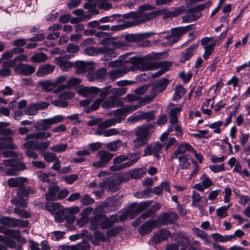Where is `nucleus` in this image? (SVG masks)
I'll list each match as a JSON object with an SVG mask.
<instances>
[{
  "mask_svg": "<svg viewBox=\"0 0 250 250\" xmlns=\"http://www.w3.org/2000/svg\"><path fill=\"white\" fill-rule=\"evenodd\" d=\"M153 59L154 57L149 54L143 57H132L129 59H125L124 62L129 64L132 71L137 69L146 71L155 68V63L152 62Z\"/></svg>",
  "mask_w": 250,
  "mask_h": 250,
  "instance_id": "nucleus-1",
  "label": "nucleus"
},
{
  "mask_svg": "<svg viewBox=\"0 0 250 250\" xmlns=\"http://www.w3.org/2000/svg\"><path fill=\"white\" fill-rule=\"evenodd\" d=\"M154 125L152 124L137 127L134 132L136 137L133 141L134 147L137 149L146 145L149 140V135L154 132Z\"/></svg>",
  "mask_w": 250,
  "mask_h": 250,
  "instance_id": "nucleus-2",
  "label": "nucleus"
},
{
  "mask_svg": "<svg viewBox=\"0 0 250 250\" xmlns=\"http://www.w3.org/2000/svg\"><path fill=\"white\" fill-rule=\"evenodd\" d=\"M139 158L136 154L117 156L113 159V165L109 167V169L114 172L129 167L136 163Z\"/></svg>",
  "mask_w": 250,
  "mask_h": 250,
  "instance_id": "nucleus-3",
  "label": "nucleus"
},
{
  "mask_svg": "<svg viewBox=\"0 0 250 250\" xmlns=\"http://www.w3.org/2000/svg\"><path fill=\"white\" fill-rule=\"evenodd\" d=\"M63 119V117L59 115L51 118L42 119L36 123L35 128L37 130L45 131L49 129L53 125L62 122Z\"/></svg>",
  "mask_w": 250,
  "mask_h": 250,
  "instance_id": "nucleus-4",
  "label": "nucleus"
},
{
  "mask_svg": "<svg viewBox=\"0 0 250 250\" xmlns=\"http://www.w3.org/2000/svg\"><path fill=\"white\" fill-rule=\"evenodd\" d=\"M0 224L10 227H26L29 223L26 220L4 216L0 218Z\"/></svg>",
  "mask_w": 250,
  "mask_h": 250,
  "instance_id": "nucleus-5",
  "label": "nucleus"
},
{
  "mask_svg": "<svg viewBox=\"0 0 250 250\" xmlns=\"http://www.w3.org/2000/svg\"><path fill=\"white\" fill-rule=\"evenodd\" d=\"M97 156L99 157L100 160L94 162L92 166L94 167L100 168L106 166L109 161L111 160L114 154L106 150H100L97 153Z\"/></svg>",
  "mask_w": 250,
  "mask_h": 250,
  "instance_id": "nucleus-6",
  "label": "nucleus"
},
{
  "mask_svg": "<svg viewBox=\"0 0 250 250\" xmlns=\"http://www.w3.org/2000/svg\"><path fill=\"white\" fill-rule=\"evenodd\" d=\"M164 144H161L157 142L153 146L151 145H148L144 150V156H149L153 155L158 160L160 159V154L162 152V147Z\"/></svg>",
  "mask_w": 250,
  "mask_h": 250,
  "instance_id": "nucleus-7",
  "label": "nucleus"
},
{
  "mask_svg": "<svg viewBox=\"0 0 250 250\" xmlns=\"http://www.w3.org/2000/svg\"><path fill=\"white\" fill-rule=\"evenodd\" d=\"M50 145V141H39L38 140L27 141L23 145L24 148L32 147L34 149L38 151L40 154L45 152V150L48 148Z\"/></svg>",
  "mask_w": 250,
  "mask_h": 250,
  "instance_id": "nucleus-8",
  "label": "nucleus"
},
{
  "mask_svg": "<svg viewBox=\"0 0 250 250\" xmlns=\"http://www.w3.org/2000/svg\"><path fill=\"white\" fill-rule=\"evenodd\" d=\"M35 67L26 63H19L14 67V71L23 76H29L35 71Z\"/></svg>",
  "mask_w": 250,
  "mask_h": 250,
  "instance_id": "nucleus-9",
  "label": "nucleus"
},
{
  "mask_svg": "<svg viewBox=\"0 0 250 250\" xmlns=\"http://www.w3.org/2000/svg\"><path fill=\"white\" fill-rule=\"evenodd\" d=\"M192 26V24H190L185 26L174 28L171 29V34L167 35L165 38L169 40L172 37H176L180 40L184 34L190 30Z\"/></svg>",
  "mask_w": 250,
  "mask_h": 250,
  "instance_id": "nucleus-10",
  "label": "nucleus"
},
{
  "mask_svg": "<svg viewBox=\"0 0 250 250\" xmlns=\"http://www.w3.org/2000/svg\"><path fill=\"white\" fill-rule=\"evenodd\" d=\"M186 7L185 6H181L176 7L173 11H168L167 9H163L161 10H158V15H164V19L171 18L176 17L181 14L185 12Z\"/></svg>",
  "mask_w": 250,
  "mask_h": 250,
  "instance_id": "nucleus-11",
  "label": "nucleus"
},
{
  "mask_svg": "<svg viewBox=\"0 0 250 250\" xmlns=\"http://www.w3.org/2000/svg\"><path fill=\"white\" fill-rule=\"evenodd\" d=\"M177 218L176 213L172 211L162 213L158 218L159 222L164 226L174 223Z\"/></svg>",
  "mask_w": 250,
  "mask_h": 250,
  "instance_id": "nucleus-12",
  "label": "nucleus"
},
{
  "mask_svg": "<svg viewBox=\"0 0 250 250\" xmlns=\"http://www.w3.org/2000/svg\"><path fill=\"white\" fill-rule=\"evenodd\" d=\"M157 226L155 219H150L144 223L139 228L138 232L142 235H145L150 233L154 227Z\"/></svg>",
  "mask_w": 250,
  "mask_h": 250,
  "instance_id": "nucleus-13",
  "label": "nucleus"
},
{
  "mask_svg": "<svg viewBox=\"0 0 250 250\" xmlns=\"http://www.w3.org/2000/svg\"><path fill=\"white\" fill-rule=\"evenodd\" d=\"M106 69L102 68L97 70L89 72L87 74V77L89 81L93 82L104 79L106 76Z\"/></svg>",
  "mask_w": 250,
  "mask_h": 250,
  "instance_id": "nucleus-14",
  "label": "nucleus"
},
{
  "mask_svg": "<svg viewBox=\"0 0 250 250\" xmlns=\"http://www.w3.org/2000/svg\"><path fill=\"white\" fill-rule=\"evenodd\" d=\"M99 89L96 87H83L79 89V93L88 99L92 100L99 93Z\"/></svg>",
  "mask_w": 250,
  "mask_h": 250,
  "instance_id": "nucleus-15",
  "label": "nucleus"
},
{
  "mask_svg": "<svg viewBox=\"0 0 250 250\" xmlns=\"http://www.w3.org/2000/svg\"><path fill=\"white\" fill-rule=\"evenodd\" d=\"M125 60L123 61V62ZM125 65L120 68H116L111 71L109 73V76L112 79H116V78L123 76L124 74H126L127 72L131 71L130 68L129 64L125 63Z\"/></svg>",
  "mask_w": 250,
  "mask_h": 250,
  "instance_id": "nucleus-16",
  "label": "nucleus"
},
{
  "mask_svg": "<svg viewBox=\"0 0 250 250\" xmlns=\"http://www.w3.org/2000/svg\"><path fill=\"white\" fill-rule=\"evenodd\" d=\"M54 65L45 63L41 65L36 72V75L39 77H42L52 73L55 69Z\"/></svg>",
  "mask_w": 250,
  "mask_h": 250,
  "instance_id": "nucleus-17",
  "label": "nucleus"
},
{
  "mask_svg": "<svg viewBox=\"0 0 250 250\" xmlns=\"http://www.w3.org/2000/svg\"><path fill=\"white\" fill-rule=\"evenodd\" d=\"M158 15V11H153L148 13H146V11H138V23L150 20Z\"/></svg>",
  "mask_w": 250,
  "mask_h": 250,
  "instance_id": "nucleus-18",
  "label": "nucleus"
},
{
  "mask_svg": "<svg viewBox=\"0 0 250 250\" xmlns=\"http://www.w3.org/2000/svg\"><path fill=\"white\" fill-rule=\"evenodd\" d=\"M169 81L166 78H163L152 84L151 90L157 95L159 92H162L167 87Z\"/></svg>",
  "mask_w": 250,
  "mask_h": 250,
  "instance_id": "nucleus-19",
  "label": "nucleus"
},
{
  "mask_svg": "<svg viewBox=\"0 0 250 250\" xmlns=\"http://www.w3.org/2000/svg\"><path fill=\"white\" fill-rule=\"evenodd\" d=\"M170 235V233L168 230L160 229L154 234L151 240L154 243H159L168 238Z\"/></svg>",
  "mask_w": 250,
  "mask_h": 250,
  "instance_id": "nucleus-20",
  "label": "nucleus"
},
{
  "mask_svg": "<svg viewBox=\"0 0 250 250\" xmlns=\"http://www.w3.org/2000/svg\"><path fill=\"white\" fill-rule=\"evenodd\" d=\"M187 151L194 152L195 149L188 143H184L180 145L177 149L174 151L173 155L171 157L188 155V154H185Z\"/></svg>",
  "mask_w": 250,
  "mask_h": 250,
  "instance_id": "nucleus-21",
  "label": "nucleus"
},
{
  "mask_svg": "<svg viewBox=\"0 0 250 250\" xmlns=\"http://www.w3.org/2000/svg\"><path fill=\"white\" fill-rule=\"evenodd\" d=\"M74 63V67L76 68L75 73L82 74L92 68V64L89 62L83 61H77Z\"/></svg>",
  "mask_w": 250,
  "mask_h": 250,
  "instance_id": "nucleus-22",
  "label": "nucleus"
},
{
  "mask_svg": "<svg viewBox=\"0 0 250 250\" xmlns=\"http://www.w3.org/2000/svg\"><path fill=\"white\" fill-rule=\"evenodd\" d=\"M51 135L52 134L49 132L41 131L27 134L24 140H28L29 139H36V140H43L50 137Z\"/></svg>",
  "mask_w": 250,
  "mask_h": 250,
  "instance_id": "nucleus-23",
  "label": "nucleus"
},
{
  "mask_svg": "<svg viewBox=\"0 0 250 250\" xmlns=\"http://www.w3.org/2000/svg\"><path fill=\"white\" fill-rule=\"evenodd\" d=\"M59 190V187L53 181L52 185L49 186L48 191L45 194V197L47 201H53L57 199L56 194Z\"/></svg>",
  "mask_w": 250,
  "mask_h": 250,
  "instance_id": "nucleus-24",
  "label": "nucleus"
},
{
  "mask_svg": "<svg viewBox=\"0 0 250 250\" xmlns=\"http://www.w3.org/2000/svg\"><path fill=\"white\" fill-rule=\"evenodd\" d=\"M12 140V138L8 136L0 137V150L6 148L15 149L16 146Z\"/></svg>",
  "mask_w": 250,
  "mask_h": 250,
  "instance_id": "nucleus-25",
  "label": "nucleus"
},
{
  "mask_svg": "<svg viewBox=\"0 0 250 250\" xmlns=\"http://www.w3.org/2000/svg\"><path fill=\"white\" fill-rule=\"evenodd\" d=\"M27 180L26 178L22 177L11 178L7 181V185L11 188L22 187Z\"/></svg>",
  "mask_w": 250,
  "mask_h": 250,
  "instance_id": "nucleus-26",
  "label": "nucleus"
},
{
  "mask_svg": "<svg viewBox=\"0 0 250 250\" xmlns=\"http://www.w3.org/2000/svg\"><path fill=\"white\" fill-rule=\"evenodd\" d=\"M118 221L117 214L111 215L109 218H106L102 222L100 228L102 229H108L112 227L116 222Z\"/></svg>",
  "mask_w": 250,
  "mask_h": 250,
  "instance_id": "nucleus-27",
  "label": "nucleus"
},
{
  "mask_svg": "<svg viewBox=\"0 0 250 250\" xmlns=\"http://www.w3.org/2000/svg\"><path fill=\"white\" fill-rule=\"evenodd\" d=\"M13 65L10 60H7L1 64V68L0 69V76L2 77H5L10 75L12 71L10 68L13 67Z\"/></svg>",
  "mask_w": 250,
  "mask_h": 250,
  "instance_id": "nucleus-28",
  "label": "nucleus"
},
{
  "mask_svg": "<svg viewBox=\"0 0 250 250\" xmlns=\"http://www.w3.org/2000/svg\"><path fill=\"white\" fill-rule=\"evenodd\" d=\"M56 63L59 65L61 70L63 71H67L74 66V63L72 62L65 61L62 57L56 58L55 59Z\"/></svg>",
  "mask_w": 250,
  "mask_h": 250,
  "instance_id": "nucleus-29",
  "label": "nucleus"
},
{
  "mask_svg": "<svg viewBox=\"0 0 250 250\" xmlns=\"http://www.w3.org/2000/svg\"><path fill=\"white\" fill-rule=\"evenodd\" d=\"M198 47V44H193L187 49L186 51L182 53V58L180 62H185L188 60L191 56L194 54L195 50Z\"/></svg>",
  "mask_w": 250,
  "mask_h": 250,
  "instance_id": "nucleus-30",
  "label": "nucleus"
},
{
  "mask_svg": "<svg viewBox=\"0 0 250 250\" xmlns=\"http://www.w3.org/2000/svg\"><path fill=\"white\" fill-rule=\"evenodd\" d=\"M67 215V223L72 224L75 221L76 217L74 214L79 212L80 208L79 207L74 206L70 208H65Z\"/></svg>",
  "mask_w": 250,
  "mask_h": 250,
  "instance_id": "nucleus-31",
  "label": "nucleus"
},
{
  "mask_svg": "<svg viewBox=\"0 0 250 250\" xmlns=\"http://www.w3.org/2000/svg\"><path fill=\"white\" fill-rule=\"evenodd\" d=\"M25 168L26 167L24 163H19L18 165L7 168L5 171V173L8 176L16 175L20 171Z\"/></svg>",
  "mask_w": 250,
  "mask_h": 250,
  "instance_id": "nucleus-32",
  "label": "nucleus"
},
{
  "mask_svg": "<svg viewBox=\"0 0 250 250\" xmlns=\"http://www.w3.org/2000/svg\"><path fill=\"white\" fill-rule=\"evenodd\" d=\"M106 207L110 208L113 210L115 211L119 208L121 202L120 199L113 196L106 200Z\"/></svg>",
  "mask_w": 250,
  "mask_h": 250,
  "instance_id": "nucleus-33",
  "label": "nucleus"
},
{
  "mask_svg": "<svg viewBox=\"0 0 250 250\" xmlns=\"http://www.w3.org/2000/svg\"><path fill=\"white\" fill-rule=\"evenodd\" d=\"M178 159L179 161V166L182 169L188 168L190 165L189 155H181V156L171 157V160L173 159Z\"/></svg>",
  "mask_w": 250,
  "mask_h": 250,
  "instance_id": "nucleus-34",
  "label": "nucleus"
},
{
  "mask_svg": "<svg viewBox=\"0 0 250 250\" xmlns=\"http://www.w3.org/2000/svg\"><path fill=\"white\" fill-rule=\"evenodd\" d=\"M38 84L45 91H50L56 86V83L50 80L40 81Z\"/></svg>",
  "mask_w": 250,
  "mask_h": 250,
  "instance_id": "nucleus-35",
  "label": "nucleus"
},
{
  "mask_svg": "<svg viewBox=\"0 0 250 250\" xmlns=\"http://www.w3.org/2000/svg\"><path fill=\"white\" fill-rule=\"evenodd\" d=\"M146 172V167H141L130 170L128 174L132 179H139L141 178Z\"/></svg>",
  "mask_w": 250,
  "mask_h": 250,
  "instance_id": "nucleus-36",
  "label": "nucleus"
},
{
  "mask_svg": "<svg viewBox=\"0 0 250 250\" xmlns=\"http://www.w3.org/2000/svg\"><path fill=\"white\" fill-rule=\"evenodd\" d=\"M54 218L58 222H62L65 220L67 222V215L65 209L60 208L54 214Z\"/></svg>",
  "mask_w": 250,
  "mask_h": 250,
  "instance_id": "nucleus-37",
  "label": "nucleus"
},
{
  "mask_svg": "<svg viewBox=\"0 0 250 250\" xmlns=\"http://www.w3.org/2000/svg\"><path fill=\"white\" fill-rule=\"evenodd\" d=\"M88 9V10L86 13L81 9H76L73 11V13L74 15L79 17H83V15L90 16L91 18H92V15H97L99 13L98 10L95 8H90Z\"/></svg>",
  "mask_w": 250,
  "mask_h": 250,
  "instance_id": "nucleus-38",
  "label": "nucleus"
},
{
  "mask_svg": "<svg viewBox=\"0 0 250 250\" xmlns=\"http://www.w3.org/2000/svg\"><path fill=\"white\" fill-rule=\"evenodd\" d=\"M163 189H165L166 191L169 192L170 188L168 181H166L162 182L159 186L154 188L153 192L157 195H160L162 192Z\"/></svg>",
  "mask_w": 250,
  "mask_h": 250,
  "instance_id": "nucleus-39",
  "label": "nucleus"
},
{
  "mask_svg": "<svg viewBox=\"0 0 250 250\" xmlns=\"http://www.w3.org/2000/svg\"><path fill=\"white\" fill-rule=\"evenodd\" d=\"M193 234L194 235L203 239L205 243H208L209 242V237L208 234L203 230L199 229L198 228L194 227L192 229Z\"/></svg>",
  "mask_w": 250,
  "mask_h": 250,
  "instance_id": "nucleus-40",
  "label": "nucleus"
},
{
  "mask_svg": "<svg viewBox=\"0 0 250 250\" xmlns=\"http://www.w3.org/2000/svg\"><path fill=\"white\" fill-rule=\"evenodd\" d=\"M154 216V214L149 210V209H148L146 211H145L144 213H143L138 218H137L133 222L132 224L133 226H137V225L142 223L148 218L150 217H153Z\"/></svg>",
  "mask_w": 250,
  "mask_h": 250,
  "instance_id": "nucleus-41",
  "label": "nucleus"
},
{
  "mask_svg": "<svg viewBox=\"0 0 250 250\" xmlns=\"http://www.w3.org/2000/svg\"><path fill=\"white\" fill-rule=\"evenodd\" d=\"M99 50L101 51V54H104L105 57H107L110 59L116 57V53L115 52L114 49L109 46L101 47Z\"/></svg>",
  "mask_w": 250,
  "mask_h": 250,
  "instance_id": "nucleus-42",
  "label": "nucleus"
},
{
  "mask_svg": "<svg viewBox=\"0 0 250 250\" xmlns=\"http://www.w3.org/2000/svg\"><path fill=\"white\" fill-rule=\"evenodd\" d=\"M152 203V201H146L141 202L139 204L136 205L134 211L136 213H139L150 207Z\"/></svg>",
  "mask_w": 250,
  "mask_h": 250,
  "instance_id": "nucleus-43",
  "label": "nucleus"
},
{
  "mask_svg": "<svg viewBox=\"0 0 250 250\" xmlns=\"http://www.w3.org/2000/svg\"><path fill=\"white\" fill-rule=\"evenodd\" d=\"M152 203V201H146L141 202L139 204L136 205L134 211L136 213H139L150 207Z\"/></svg>",
  "mask_w": 250,
  "mask_h": 250,
  "instance_id": "nucleus-44",
  "label": "nucleus"
},
{
  "mask_svg": "<svg viewBox=\"0 0 250 250\" xmlns=\"http://www.w3.org/2000/svg\"><path fill=\"white\" fill-rule=\"evenodd\" d=\"M120 180L117 179H113L112 180H108V189L112 192L117 191L119 188L120 185Z\"/></svg>",
  "mask_w": 250,
  "mask_h": 250,
  "instance_id": "nucleus-45",
  "label": "nucleus"
},
{
  "mask_svg": "<svg viewBox=\"0 0 250 250\" xmlns=\"http://www.w3.org/2000/svg\"><path fill=\"white\" fill-rule=\"evenodd\" d=\"M81 83V81L80 79L76 78H71L66 84L61 85L59 88L60 90H62L68 87L77 85Z\"/></svg>",
  "mask_w": 250,
  "mask_h": 250,
  "instance_id": "nucleus-46",
  "label": "nucleus"
},
{
  "mask_svg": "<svg viewBox=\"0 0 250 250\" xmlns=\"http://www.w3.org/2000/svg\"><path fill=\"white\" fill-rule=\"evenodd\" d=\"M136 25V22L134 21H127L125 22L122 25H116L111 26V30L112 31H119L128 27Z\"/></svg>",
  "mask_w": 250,
  "mask_h": 250,
  "instance_id": "nucleus-47",
  "label": "nucleus"
},
{
  "mask_svg": "<svg viewBox=\"0 0 250 250\" xmlns=\"http://www.w3.org/2000/svg\"><path fill=\"white\" fill-rule=\"evenodd\" d=\"M50 201H47L45 207L48 211L51 212L53 214L61 208V206L58 203H53Z\"/></svg>",
  "mask_w": 250,
  "mask_h": 250,
  "instance_id": "nucleus-48",
  "label": "nucleus"
},
{
  "mask_svg": "<svg viewBox=\"0 0 250 250\" xmlns=\"http://www.w3.org/2000/svg\"><path fill=\"white\" fill-rule=\"evenodd\" d=\"M121 144L122 141L120 140H116L107 143L106 147L109 151H115L121 146Z\"/></svg>",
  "mask_w": 250,
  "mask_h": 250,
  "instance_id": "nucleus-49",
  "label": "nucleus"
},
{
  "mask_svg": "<svg viewBox=\"0 0 250 250\" xmlns=\"http://www.w3.org/2000/svg\"><path fill=\"white\" fill-rule=\"evenodd\" d=\"M47 59L46 54L40 52L36 53L33 55L31 58V61L35 63H40L45 61Z\"/></svg>",
  "mask_w": 250,
  "mask_h": 250,
  "instance_id": "nucleus-50",
  "label": "nucleus"
},
{
  "mask_svg": "<svg viewBox=\"0 0 250 250\" xmlns=\"http://www.w3.org/2000/svg\"><path fill=\"white\" fill-rule=\"evenodd\" d=\"M186 89L182 85H178L175 87L174 96L173 99L178 101L186 93Z\"/></svg>",
  "mask_w": 250,
  "mask_h": 250,
  "instance_id": "nucleus-51",
  "label": "nucleus"
},
{
  "mask_svg": "<svg viewBox=\"0 0 250 250\" xmlns=\"http://www.w3.org/2000/svg\"><path fill=\"white\" fill-rule=\"evenodd\" d=\"M41 155L43 157L44 161L47 163L53 162L58 159L56 155L53 152L45 151L41 153Z\"/></svg>",
  "mask_w": 250,
  "mask_h": 250,
  "instance_id": "nucleus-52",
  "label": "nucleus"
},
{
  "mask_svg": "<svg viewBox=\"0 0 250 250\" xmlns=\"http://www.w3.org/2000/svg\"><path fill=\"white\" fill-rule=\"evenodd\" d=\"M233 171L234 172L239 173L242 176L249 177L250 175L249 171L246 168L242 169V165L239 162H238L235 165Z\"/></svg>",
  "mask_w": 250,
  "mask_h": 250,
  "instance_id": "nucleus-53",
  "label": "nucleus"
},
{
  "mask_svg": "<svg viewBox=\"0 0 250 250\" xmlns=\"http://www.w3.org/2000/svg\"><path fill=\"white\" fill-rule=\"evenodd\" d=\"M5 235L10 236L19 241H22L20 231L18 229H7Z\"/></svg>",
  "mask_w": 250,
  "mask_h": 250,
  "instance_id": "nucleus-54",
  "label": "nucleus"
},
{
  "mask_svg": "<svg viewBox=\"0 0 250 250\" xmlns=\"http://www.w3.org/2000/svg\"><path fill=\"white\" fill-rule=\"evenodd\" d=\"M143 38L141 34H127L125 36V40L128 42H137L141 41Z\"/></svg>",
  "mask_w": 250,
  "mask_h": 250,
  "instance_id": "nucleus-55",
  "label": "nucleus"
},
{
  "mask_svg": "<svg viewBox=\"0 0 250 250\" xmlns=\"http://www.w3.org/2000/svg\"><path fill=\"white\" fill-rule=\"evenodd\" d=\"M68 147L67 144H61L53 145L50 147V150L55 153H61L66 150Z\"/></svg>",
  "mask_w": 250,
  "mask_h": 250,
  "instance_id": "nucleus-56",
  "label": "nucleus"
},
{
  "mask_svg": "<svg viewBox=\"0 0 250 250\" xmlns=\"http://www.w3.org/2000/svg\"><path fill=\"white\" fill-rule=\"evenodd\" d=\"M102 102L103 100L102 99L98 98L96 99L94 101L90 107L84 108V111L86 113H90L91 111L97 110Z\"/></svg>",
  "mask_w": 250,
  "mask_h": 250,
  "instance_id": "nucleus-57",
  "label": "nucleus"
},
{
  "mask_svg": "<svg viewBox=\"0 0 250 250\" xmlns=\"http://www.w3.org/2000/svg\"><path fill=\"white\" fill-rule=\"evenodd\" d=\"M180 250H201V244L199 241L195 240L191 244L183 246Z\"/></svg>",
  "mask_w": 250,
  "mask_h": 250,
  "instance_id": "nucleus-58",
  "label": "nucleus"
},
{
  "mask_svg": "<svg viewBox=\"0 0 250 250\" xmlns=\"http://www.w3.org/2000/svg\"><path fill=\"white\" fill-rule=\"evenodd\" d=\"M24 112V113L27 115H35L38 112L35 103H32L28 104L25 108Z\"/></svg>",
  "mask_w": 250,
  "mask_h": 250,
  "instance_id": "nucleus-59",
  "label": "nucleus"
},
{
  "mask_svg": "<svg viewBox=\"0 0 250 250\" xmlns=\"http://www.w3.org/2000/svg\"><path fill=\"white\" fill-rule=\"evenodd\" d=\"M201 16L202 14L201 13L185 16L182 17V21L185 23L191 22L197 20Z\"/></svg>",
  "mask_w": 250,
  "mask_h": 250,
  "instance_id": "nucleus-60",
  "label": "nucleus"
},
{
  "mask_svg": "<svg viewBox=\"0 0 250 250\" xmlns=\"http://www.w3.org/2000/svg\"><path fill=\"white\" fill-rule=\"evenodd\" d=\"M216 43V41H214V42L211 44L204 46V48L205 50V52L203 55V57L205 60H207L213 52L214 46L215 45Z\"/></svg>",
  "mask_w": 250,
  "mask_h": 250,
  "instance_id": "nucleus-61",
  "label": "nucleus"
},
{
  "mask_svg": "<svg viewBox=\"0 0 250 250\" xmlns=\"http://www.w3.org/2000/svg\"><path fill=\"white\" fill-rule=\"evenodd\" d=\"M231 206L230 205L222 206L216 209L217 215L220 218H224L228 216L227 211Z\"/></svg>",
  "mask_w": 250,
  "mask_h": 250,
  "instance_id": "nucleus-62",
  "label": "nucleus"
},
{
  "mask_svg": "<svg viewBox=\"0 0 250 250\" xmlns=\"http://www.w3.org/2000/svg\"><path fill=\"white\" fill-rule=\"evenodd\" d=\"M14 212L20 217L23 218H28L30 217V213L27 210L21 209L19 207H16L14 209Z\"/></svg>",
  "mask_w": 250,
  "mask_h": 250,
  "instance_id": "nucleus-63",
  "label": "nucleus"
},
{
  "mask_svg": "<svg viewBox=\"0 0 250 250\" xmlns=\"http://www.w3.org/2000/svg\"><path fill=\"white\" fill-rule=\"evenodd\" d=\"M37 175L38 179L43 183H49L50 176H53V175H51L49 173H45L42 171L38 172Z\"/></svg>",
  "mask_w": 250,
  "mask_h": 250,
  "instance_id": "nucleus-64",
  "label": "nucleus"
}]
</instances>
